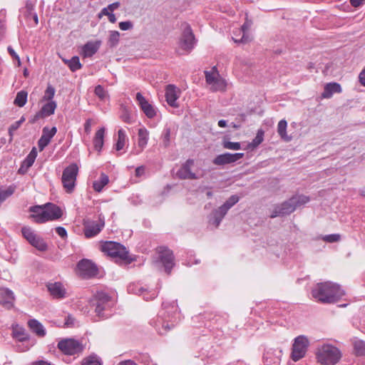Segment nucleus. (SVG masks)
<instances>
[{
    "label": "nucleus",
    "mask_w": 365,
    "mask_h": 365,
    "mask_svg": "<svg viewBox=\"0 0 365 365\" xmlns=\"http://www.w3.org/2000/svg\"><path fill=\"white\" fill-rule=\"evenodd\" d=\"M287 123L285 120H281L277 125V133L280 138L286 142H289L292 138L287 134Z\"/></svg>",
    "instance_id": "nucleus-29"
},
{
    "label": "nucleus",
    "mask_w": 365,
    "mask_h": 365,
    "mask_svg": "<svg viewBox=\"0 0 365 365\" xmlns=\"http://www.w3.org/2000/svg\"><path fill=\"white\" fill-rule=\"evenodd\" d=\"M27 101V92L21 91L17 93L16 98L14 100V104L23 107Z\"/></svg>",
    "instance_id": "nucleus-39"
},
{
    "label": "nucleus",
    "mask_w": 365,
    "mask_h": 365,
    "mask_svg": "<svg viewBox=\"0 0 365 365\" xmlns=\"http://www.w3.org/2000/svg\"><path fill=\"white\" fill-rule=\"evenodd\" d=\"M63 61L69 67V68L72 71H76L80 69L82 66L81 63H80L79 58L78 56H73L70 60L63 58Z\"/></svg>",
    "instance_id": "nucleus-34"
},
{
    "label": "nucleus",
    "mask_w": 365,
    "mask_h": 365,
    "mask_svg": "<svg viewBox=\"0 0 365 365\" xmlns=\"http://www.w3.org/2000/svg\"><path fill=\"white\" fill-rule=\"evenodd\" d=\"M100 47V42H88L82 48V55L84 58L91 57L94 55Z\"/></svg>",
    "instance_id": "nucleus-25"
},
{
    "label": "nucleus",
    "mask_w": 365,
    "mask_h": 365,
    "mask_svg": "<svg viewBox=\"0 0 365 365\" xmlns=\"http://www.w3.org/2000/svg\"><path fill=\"white\" fill-rule=\"evenodd\" d=\"M95 94L101 99H104L106 96V91L104 88L98 85L95 88Z\"/></svg>",
    "instance_id": "nucleus-53"
},
{
    "label": "nucleus",
    "mask_w": 365,
    "mask_h": 365,
    "mask_svg": "<svg viewBox=\"0 0 365 365\" xmlns=\"http://www.w3.org/2000/svg\"><path fill=\"white\" fill-rule=\"evenodd\" d=\"M74 324V318L71 315H68L65 322V326L69 327H72Z\"/></svg>",
    "instance_id": "nucleus-61"
},
{
    "label": "nucleus",
    "mask_w": 365,
    "mask_h": 365,
    "mask_svg": "<svg viewBox=\"0 0 365 365\" xmlns=\"http://www.w3.org/2000/svg\"><path fill=\"white\" fill-rule=\"evenodd\" d=\"M15 296L14 292L8 288L0 287V304L6 309L14 307Z\"/></svg>",
    "instance_id": "nucleus-16"
},
{
    "label": "nucleus",
    "mask_w": 365,
    "mask_h": 365,
    "mask_svg": "<svg viewBox=\"0 0 365 365\" xmlns=\"http://www.w3.org/2000/svg\"><path fill=\"white\" fill-rule=\"evenodd\" d=\"M29 327L33 332L39 336H44L46 331L43 326L36 319H31L28 322Z\"/></svg>",
    "instance_id": "nucleus-26"
},
{
    "label": "nucleus",
    "mask_w": 365,
    "mask_h": 365,
    "mask_svg": "<svg viewBox=\"0 0 365 365\" xmlns=\"http://www.w3.org/2000/svg\"><path fill=\"white\" fill-rule=\"evenodd\" d=\"M82 365H101V363L98 356H91L84 359Z\"/></svg>",
    "instance_id": "nucleus-50"
},
{
    "label": "nucleus",
    "mask_w": 365,
    "mask_h": 365,
    "mask_svg": "<svg viewBox=\"0 0 365 365\" xmlns=\"http://www.w3.org/2000/svg\"><path fill=\"white\" fill-rule=\"evenodd\" d=\"M30 244L36 248L39 251L44 252L47 250L48 246L47 244L44 242V240L39 237L36 236L32 241L30 242Z\"/></svg>",
    "instance_id": "nucleus-35"
},
{
    "label": "nucleus",
    "mask_w": 365,
    "mask_h": 365,
    "mask_svg": "<svg viewBox=\"0 0 365 365\" xmlns=\"http://www.w3.org/2000/svg\"><path fill=\"white\" fill-rule=\"evenodd\" d=\"M354 348L357 355H365V342L364 341L358 339L355 340L354 342Z\"/></svg>",
    "instance_id": "nucleus-44"
},
{
    "label": "nucleus",
    "mask_w": 365,
    "mask_h": 365,
    "mask_svg": "<svg viewBox=\"0 0 365 365\" xmlns=\"http://www.w3.org/2000/svg\"><path fill=\"white\" fill-rule=\"evenodd\" d=\"M170 133H171V130H170V128H166L164 129V131H163V133L162 135V139H163V143L165 147H168L170 145Z\"/></svg>",
    "instance_id": "nucleus-51"
},
{
    "label": "nucleus",
    "mask_w": 365,
    "mask_h": 365,
    "mask_svg": "<svg viewBox=\"0 0 365 365\" xmlns=\"http://www.w3.org/2000/svg\"><path fill=\"white\" fill-rule=\"evenodd\" d=\"M120 6L119 2H114L113 4H109L107 7L109 9L110 11L113 12L114 10L117 9Z\"/></svg>",
    "instance_id": "nucleus-63"
},
{
    "label": "nucleus",
    "mask_w": 365,
    "mask_h": 365,
    "mask_svg": "<svg viewBox=\"0 0 365 365\" xmlns=\"http://www.w3.org/2000/svg\"><path fill=\"white\" fill-rule=\"evenodd\" d=\"M344 294L339 284L330 282L318 283L312 290V297L316 301L324 304L335 303Z\"/></svg>",
    "instance_id": "nucleus-1"
},
{
    "label": "nucleus",
    "mask_w": 365,
    "mask_h": 365,
    "mask_svg": "<svg viewBox=\"0 0 365 365\" xmlns=\"http://www.w3.org/2000/svg\"><path fill=\"white\" fill-rule=\"evenodd\" d=\"M56 233L62 238H64L67 236V232L66 229L63 227H57L56 228Z\"/></svg>",
    "instance_id": "nucleus-58"
},
{
    "label": "nucleus",
    "mask_w": 365,
    "mask_h": 365,
    "mask_svg": "<svg viewBox=\"0 0 365 365\" xmlns=\"http://www.w3.org/2000/svg\"><path fill=\"white\" fill-rule=\"evenodd\" d=\"M58 348L66 355H74L81 353L83 346L78 341L73 339H65L58 343Z\"/></svg>",
    "instance_id": "nucleus-8"
},
{
    "label": "nucleus",
    "mask_w": 365,
    "mask_h": 365,
    "mask_svg": "<svg viewBox=\"0 0 365 365\" xmlns=\"http://www.w3.org/2000/svg\"><path fill=\"white\" fill-rule=\"evenodd\" d=\"M250 23L249 22H245L242 26V29L241 30H239V32H242L243 33V35L242 36V38L240 39H237L235 37H232V39L236 43H239V42H241V43H247L249 41V37L245 35V32L246 31H247L250 26Z\"/></svg>",
    "instance_id": "nucleus-38"
},
{
    "label": "nucleus",
    "mask_w": 365,
    "mask_h": 365,
    "mask_svg": "<svg viewBox=\"0 0 365 365\" xmlns=\"http://www.w3.org/2000/svg\"><path fill=\"white\" fill-rule=\"evenodd\" d=\"M46 287L53 299H61L66 297V289L61 282L48 283Z\"/></svg>",
    "instance_id": "nucleus-18"
},
{
    "label": "nucleus",
    "mask_w": 365,
    "mask_h": 365,
    "mask_svg": "<svg viewBox=\"0 0 365 365\" xmlns=\"http://www.w3.org/2000/svg\"><path fill=\"white\" fill-rule=\"evenodd\" d=\"M121 119L125 122L128 123H130L132 122L131 117L130 113L128 110H125L123 113L121 115Z\"/></svg>",
    "instance_id": "nucleus-56"
},
{
    "label": "nucleus",
    "mask_w": 365,
    "mask_h": 365,
    "mask_svg": "<svg viewBox=\"0 0 365 365\" xmlns=\"http://www.w3.org/2000/svg\"><path fill=\"white\" fill-rule=\"evenodd\" d=\"M21 232L24 237L30 243L36 236L35 232L29 227H24L21 229Z\"/></svg>",
    "instance_id": "nucleus-42"
},
{
    "label": "nucleus",
    "mask_w": 365,
    "mask_h": 365,
    "mask_svg": "<svg viewBox=\"0 0 365 365\" xmlns=\"http://www.w3.org/2000/svg\"><path fill=\"white\" fill-rule=\"evenodd\" d=\"M15 191V187L9 186L6 190H0V203L12 195Z\"/></svg>",
    "instance_id": "nucleus-46"
},
{
    "label": "nucleus",
    "mask_w": 365,
    "mask_h": 365,
    "mask_svg": "<svg viewBox=\"0 0 365 365\" xmlns=\"http://www.w3.org/2000/svg\"><path fill=\"white\" fill-rule=\"evenodd\" d=\"M138 146L140 148V150L138 151L135 154L138 155L141 153L144 148L146 147L148 142L149 132L145 128H141L138 130Z\"/></svg>",
    "instance_id": "nucleus-24"
},
{
    "label": "nucleus",
    "mask_w": 365,
    "mask_h": 365,
    "mask_svg": "<svg viewBox=\"0 0 365 365\" xmlns=\"http://www.w3.org/2000/svg\"><path fill=\"white\" fill-rule=\"evenodd\" d=\"M295 210L294 205L291 198L280 205H275L272 210L270 217L274 218L278 216L289 215Z\"/></svg>",
    "instance_id": "nucleus-12"
},
{
    "label": "nucleus",
    "mask_w": 365,
    "mask_h": 365,
    "mask_svg": "<svg viewBox=\"0 0 365 365\" xmlns=\"http://www.w3.org/2000/svg\"><path fill=\"white\" fill-rule=\"evenodd\" d=\"M36 156H37V151H36V149L35 148H34L31 150V151L29 153V154L27 155L26 159L24 160L21 168H20L19 170H21V169L24 167L26 169H28L29 168L32 166V165L34 164V163L36 158Z\"/></svg>",
    "instance_id": "nucleus-32"
},
{
    "label": "nucleus",
    "mask_w": 365,
    "mask_h": 365,
    "mask_svg": "<svg viewBox=\"0 0 365 365\" xmlns=\"http://www.w3.org/2000/svg\"><path fill=\"white\" fill-rule=\"evenodd\" d=\"M78 172V168L75 163L66 168L63 172L61 178L62 183L63 187L68 193L72 192L74 189Z\"/></svg>",
    "instance_id": "nucleus-6"
},
{
    "label": "nucleus",
    "mask_w": 365,
    "mask_h": 365,
    "mask_svg": "<svg viewBox=\"0 0 365 365\" xmlns=\"http://www.w3.org/2000/svg\"><path fill=\"white\" fill-rule=\"evenodd\" d=\"M136 294H139V295H143V298L148 301V300H150L151 299H154L157 296V294L155 292H153L151 294H149L146 289H145L143 287H140L138 290V292H136Z\"/></svg>",
    "instance_id": "nucleus-48"
},
{
    "label": "nucleus",
    "mask_w": 365,
    "mask_h": 365,
    "mask_svg": "<svg viewBox=\"0 0 365 365\" xmlns=\"http://www.w3.org/2000/svg\"><path fill=\"white\" fill-rule=\"evenodd\" d=\"M62 216L61 209L54 204L47 203L43 205V211L38 216L37 223H44L47 221L55 220Z\"/></svg>",
    "instance_id": "nucleus-9"
},
{
    "label": "nucleus",
    "mask_w": 365,
    "mask_h": 365,
    "mask_svg": "<svg viewBox=\"0 0 365 365\" xmlns=\"http://www.w3.org/2000/svg\"><path fill=\"white\" fill-rule=\"evenodd\" d=\"M110 297L105 293H98L95 299V312L100 318L108 317V314L103 312L107 311L110 307Z\"/></svg>",
    "instance_id": "nucleus-10"
},
{
    "label": "nucleus",
    "mask_w": 365,
    "mask_h": 365,
    "mask_svg": "<svg viewBox=\"0 0 365 365\" xmlns=\"http://www.w3.org/2000/svg\"><path fill=\"white\" fill-rule=\"evenodd\" d=\"M264 133L262 129L258 130L255 138L249 144V147L251 148H255L261 144L264 140Z\"/></svg>",
    "instance_id": "nucleus-40"
},
{
    "label": "nucleus",
    "mask_w": 365,
    "mask_h": 365,
    "mask_svg": "<svg viewBox=\"0 0 365 365\" xmlns=\"http://www.w3.org/2000/svg\"><path fill=\"white\" fill-rule=\"evenodd\" d=\"M226 214L227 212L221 207L215 209L208 217L209 224L215 228L217 227Z\"/></svg>",
    "instance_id": "nucleus-22"
},
{
    "label": "nucleus",
    "mask_w": 365,
    "mask_h": 365,
    "mask_svg": "<svg viewBox=\"0 0 365 365\" xmlns=\"http://www.w3.org/2000/svg\"><path fill=\"white\" fill-rule=\"evenodd\" d=\"M105 128L98 129L93 139V145L96 150L100 152L103 148L104 142Z\"/></svg>",
    "instance_id": "nucleus-27"
},
{
    "label": "nucleus",
    "mask_w": 365,
    "mask_h": 365,
    "mask_svg": "<svg viewBox=\"0 0 365 365\" xmlns=\"http://www.w3.org/2000/svg\"><path fill=\"white\" fill-rule=\"evenodd\" d=\"M205 80L212 91H225L227 87V83L219 74L216 67L214 66L210 71L205 72Z\"/></svg>",
    "instance_id": "nucleus-4"
},
{
    "label": "nucleus",
    "mask_w": 365,
    "mask_h": 365,
    "mask_svg": "<svg viewBox=\"0 0 365 365\" xmlns=\"http://www.w3.org/2000/svg\"><path fill=\"white\" fill-rule=\"evenodd\" d=\"M8 51L9 53H10V55L14 58L15 59L17 60L18 61V66H20L21 65V61H20V58L19 56L17 55V53L14 51V50L11 47V46H9L8 47Z\"/></svg>",
    "instance_id": "nucleus-59"
},
{
    "label": "nucleus",
    "mask_w": 365,
    "mask_h": 365,
    "mask_svg": "<svg viewBox=\"0 0 365 365\" xmlns=\"http://www.w3.org/2000/svg\"><path fill=\"white\" fill-rule=\"evenodd\" d=\"M93 124V120L89 118L88 119L84 124V130L87 134H89L91 130V125Z\"/></svg>",
    "instance_id": "nucleus-57"
},
{
    "label": "nucleus",
    "mask_w": 365,
    "mask_h": 365,
    "mask_svg": "<svg viewBox=\"0 0 365 365\" xmlns=\"http://www.w3.org/2000/svg\"><path fill=\"white\" fill-rule=\"evenodd\" d=\"M105 225L104 216L100 214L98 221L83 220V233L87 238H91L97 235Z\"/></svg>",
    "instance_id": "nucleus-7"
},
{
    "label": "nucleus",
    "mask_w": 365,
    "mask_h": 365,
    "mask_svg": "<svg viewBox=\"0 0 365 365\" xmlns=\"http://www.w3.org/2000/svg\"><path fill=\"white\" fill-rule=\"evenodd\" d=\"M315 354L317 362L322 365H335L341 358L340 350L329 344L319 346Z\"/></svg>",
    "instance_id": "nucleus-2"
},
{
    "label": "nucleus",
    "mask_w": 365,
    "mask_h": 365,
    "mask_svg": "<svg viewBox=\"0 0 365 365\" xmlns=\"http://www.w3.org/2000/svg\"><path fill=\"white\" fill-rule=\"evenodd\" d=\"M322 239L329 243L339 242L341 240V235L339 234H331L327 235L322 237Z\"/></svg>",
    "instance_id": "nucleus-49"
},
{
    "label": "nucleus",
    "mask_w": 365,
    "mask_h": 365,
    "mask_svg": "<svg viewBox=\"0 0 365 365\" xmlns=\"http://www.w3.org/2000/svg\"><path fill=\"white\" fill-rule=\"evenodd\" d=\"M194 165V160H187L178 170L177 175L181 179H197V175L192 172L191 168Z\"/></svg>",
    "instance_id": "nucleus-19"
},
{
    "label": "nucleus",
    "mask_w": 365,
    "mask_h": 365,
    "mask_svg": "<svg viewBox=\"0 0 365 365\" xmlns=\"http://www.w3.org/2000/svg\"><path fill=\"white\" fill-rule=\"evenodd\" d=\"M309 345V341L307 336L300 335L296 337L292 344V359L297 361L304 357Z\"/></svg>",
    "instance_id": "nucleus-5"
},
{
    "label": "nucleus",
    "mask_w": 365,
    "mask_h": 365,
    "mask_svg": "<svg viewBox=\"0 0 365 365\" xmlns=\"http://www.w3.org/2000/svg\"><path fill=\"white\" fill-rule=\"evenodd\" d=\"M78 269L81 275L91 277L97 274L96 266L89 259H82L78 263Z\"/></svg>",
    "instance_id": "nucleus-15"
},
{
    "label": "nucleus",
    "mask_w": 365,
    "mask_h": 365,
    "mask_svg": "<svg viewBox=\"0 0 365 365\" xmlns=\"http://www.w3.org/2000/svg\"><path fill=\"white\" fill-rule=\"evenodd\" d=\"M12 336L20 341H25L28 338L25 329L18 324L12 326Z\"/></svg>",
    "instance_id": "nucleus-28"
},
{
    "label": "nucleus",
    "mask_w": 365,
    "mask_h": 365,
    "mask_svg": "<svg viewBox=\"0 0 365 365\" xmlns=\"http://www.w3.org/2000/svg\"><path fill=\"white\" fill-rule=\"evenodd\" d=\"M136 100L148 118H152L155 115L156 113L153 106L145 100L140 93H137Z\"/></svg>",
    "instance_id": "nucleus-21"
},
{
    "label": "nucleus",
    "mask_w": 365,
    "mask_h": 365,
    "mask_svg": "<svg viewBox=\"0 0 365 365\" xmlns=\"http://www.w3.org/2000/svg\"><path fill=\"white\" fill-rule=\"evenodd\" d=\"M133 24L130 21H121L119 23V28L122 31H128L132 29Z\"/></svg>",
    "instance_id": "nucleus-54"
},
{
    "label": "nucleus",
    "mask_w": 365,
    "mask_h": 365,
    "mask_svg": "<svg viewBox=\"0 0 365 365\" xmlns=\"http://www.w3.org/2000/svg\"><path fill=\"white\" fill-rule=\"evenodd\" d=\"M194 45V35L192 32L190 26L187 25L184 29L183 33L180 38V46L182 50L190 51L192 49Z\"/></svg>",
    "instance_id": "nucleus-13"
},
{
    "label": "nucleus",
    "mask_w": 365,
    "mask_h": 365,
    "mask_svg": "<svg viewBox=\"0 0 365 365\" xmlns=\"http://www.w3.org/2000/svg\"><path fill=\"white\" fill-rule=\"evenodd\" d=\"M108 176L104 173H101L99 180L93 182V187L96 192H99L108 183Z\"/></svg>",
    "instance_id": "nucleus-31"
},
{
    "label": "nucleus",
    "mask_w": 365,
    "mask_h": 365,
    "mask_svg": "<svg viewBox=\"0 0 365 365\" xmlns=\"http://www.w3.org/2000/svg\"><path fill=\"white\" fill-rule=\"evenodd\" d=\"M56 103L53 101H48L47 103L43 106L41 109L40 113L42 116H49L54 113L56 108Z\"/></svg>",
    "instance_id": "nucleus-30"
},
{
    "label": "nucleus",
    "mask_w": 365,
    "mask_h": 365,
    "mask_svg": "<svg viewBox=\"0 0 365 365\" xmlns=\"http://www.w3.org/2000/svg\"><path fill=\"white\" fill-rule=\"evenodd\" d=\"M159 259L167 274H170L172 268L175 265L174 256L173 252L166 247H159Z\"/></svg>",
    "instance_id": "nucleus-11"
},
{
    "label": "nucleus",
    "mask_w": 365,
    "mask_h": 365,
    "mask_svg": "<svg viewBox=\"0 0 365 365\" xmlns=\"http://www.w3.org/2000/svg\"><path fill=\"white\" fill-rule=\"evenodd\" d=\"M291 200L295 209L309 202V197L305 195H295L291 197Z\"/></svg>",
    "instance_id": "nucleus-37"
},
{
    "label": "nucleus",
    "mask_w": 365,
    "mask_h": 365,
    "mask_svg": "<svg viewBox=\"0 0 365 365\" xmlns=\"http://www.w3.org/2000/svg\"><path fill=\"white\" fill-rule=\"evenodd\" d=\"M101 250L111 257L120 259H127L128 257V252L125 247L118 242H105L101 244Z\"/></svg>",
    "instance_id": "nucleus-3"
},
{
    "label": "nucleus",
    "mask_w": 365,
    "mask_h": 365,
    "mask_svg": "<svg viewBox=\"0 0 365 365\" xmlns=\"http://www.w3.org/2000/svg\"><path fill=\"white\" fill-rule=\"evenodd\" d=\"M56 90L51 85H48L43 97V101H51L54 97Z\"/></svg>",
    "instance_id": "nucleus-47"
},
{
    "label": "nucleus",
    "mask_w": 365,
    "mask_h": 365,
    "mask_svg": "<svg viewBox=\"0 0 365 365\" xmlns=\"http://www.w3.org/2000/svg\"><path fill=\"white\" fill-rule=\"evenodd\" d=\"M180 90L173 84L165 87V98L168 104L173 108H178L177 100L180 98Z\"/></svg>",
    "instance_id": "nucleus-14"
},
{
    "label": "nucleus",
    "mask_w": 365,
    "mask_h": 365,
    "mask_svg": "<svg viewBox=\"0 0 365 365\" xmlns=\"http://www.w3.org/2000/svg\"><path fill=\"white\" fill-rule=\"evenodd\" d=\"M223 147L226 149L238 150L241 148L240 143L238 142H230V141H224Z\"/></svg>",
    "instance_id": "nucleus-52"
},
{
    "label": "nucleus",
    "mask_w": 365,
    "mask_h": 365,
    "mask_svg": "<svg viewBox=\"0 0 365 365\" xmlns=\"http://www.w3.org/2000/svg\"><path fill=\"white\" fill-rule=\"evenodd\" d=\"M342 89L339 83L335 82L328 83L324 86L322 96L324 98H330L334 93H340Z\"/></svg>",
    "instance_id": "nucleus-23"
},
{
    "label": "nucleus",
    "mask_w": 365,
    "mask_h": 365,
    "mask_svg": "<svg viewBox=\"0 0 365 365\" xmlns=\"http://www.w3.org/2000/svg\"><path fill=\"white\" fill-rule=\"evenodd\" d=\"M126 140L127 136L125 130L120 129L118 132V140L115 144V149L118 151L122 150L125 145Z\"/></svg>",
    "instance_id": "nucleus-36"
},
{
    "label": "nucleus",
    "mask_w": 365,
    "mask_h": 365,
    "mask_svg": "<svg viewBox=\"0 0 365 365\" xmlns=\"http://www.w3.org/2000/svg\"><path fill=\"white\" fill-rule=\"evenodd\" d=\"M244 156V153H226L224 154H221L217 155L214 160L213 163L217 165H223L226 164H230L237 161L238 160L242 158Z\"/></svg>",
    "instance_id": "nucleus-17"
},
{
    "label": "nucleus",
    "mask_w": 365,
    "mask_h": 365,
    "mask_svg": "<svg viewBox=\"0 0 365 365\" xmlns=\"http://www.w3.org/2000/svg\"><path fill=\"white\" fill-rule=\"evenodd\" d=\"M240 200V197L236 195H232L227 200H226V202L222 205H221L220 207L225 210L227 212H228V210L232 207L234 206L236 203H237Z\"/></svg>",
    "instance_id": "nucleus-41"
},
{
    "label": "nucleus",
    "mask_w": 365,
    "mask_h": 365,
    "mask_svg": "<svg viewBox=\"0 0 365 365\" xmlns=\"http://www.w3.org/2000/svg\"><path fill=\"white\" fill-rule=\"evenodd\" d=\"M145 168L144 166H139L135 169V176L141 177L145 174Z\"/></svg>",
    "instance_id": "nucleus-60"
},
{
    "label": "nucleus",
    "mask_w": 365,
    "mask_h": 365,
    "mask_svg": "<svg viewBox=\"0 0 365 365\" xmlns=\"http://www.w3.org/2000/svg\"><path fill=\"white\" fill-rule=\"evenodd\" d=\"M30 212H32L30 217L37 223L38 216L41 217V213L43 211V205H36L32 206L29 209Z\"/></svg>",
    "instance_id": "nucleus-43"
},
{
    "label": "nucleus",
    "mask_w": 365,
    "mask_h": 365,
    "mask_svg": "<svg viewBox=\"0 0 365 365\" xmlns=\"http://www.w3.org/2000/svg\"><path fill=\"white\" fill-rule=\"evenodd\" d=\"M173 327V324H169L168 322H165L163 319L158 320V324L156 325L158 331L161 335L166 334L167 332Z\"/></svg>",
    "instance_id": "nucleus-33"
},
{
    "label": "nucleus",
    "mask_w": 365,
    "mask_h": 365,
    "mask_svg": "<svg viewBox=\"0 0 365 365\" xmlns=\"http://www.w3.org/2000/svg\"><path fill=\"white\" fill-rule=\"evenodd\" d=\"M57 128L53 127L51 129L48 127H44L42 130V135L38 141V148L42 151L50 143L51 138L56 135Z\"/></svg>",
    "instance_id": "nucleus-20"
},
{
    "label": "nucleus",
    "mask_w": 365,
    "mask_h": 365,
    "mask_svg": "<svg viewBox=\"0 0 365 365\" xmlns=\"http://www.w3.org/2000/svg\"><path fill=\"white\" fill-rule=\"evenodd\" d=\"M120 33L117 31H111L109 34L108 44L111 47H115L119 42Z\"/></svg>",
    "instance_id": "nucleus-45"
},
{
    "label": "nucleus",
    "mask_w": 365,
    "mask_h": 365,
    "mask_svg": "<svg viewBox=\"0 0 365 365\" xmlns=\"http://www.w3.org/2000/svg\"><path fill=\"white\" fill-rule=\"evenodd\" d=\"M21 126L20 122H14L13 124L11 125L9 129V133L10 135V140L12 139L14 133Z\"/></svg>",
    "instance_id": "nucleus-55"
},
{
    "label": "nucleus",
    "mask_w": 365,
    "mask_h": 365,
    "mask_svg": "<svg viewBox=\"0 0 365 365\" xmlns=\"http://www.w3.org/2000/svg\"><path fill=\"white\" fill-rule=\"evenodd\" d=\"M32 365H51V364L45 361H38L33 363Z\"/></svg>",
    "instance_id": "nucleus-64"
},
{
    "label": "nucleus",
    "mask_w": 365,
    "mask_h": 365,
    "mask_svg": "<svg viewBox=\"0 0 365 365\" xmlns=\"http://www.w3.org/2000/svg\"><path fill=\"white\" fill-rule=\"evenodd\" d=\"M365 0H350V4L354 7H359L364 4Z\"/></svg>",
    "instance_id": "nucleus-62"
}]
</instances>
